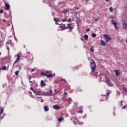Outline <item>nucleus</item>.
Listing matches in <instances>:
<instances>
[{
    "label": "nucleus",
    "instance_id": "f257e3e1",
    "mask_svg": "<svg viewBox=\"0 0 127 127\" xmlns=\"http://www.w3.org/2000/svg\"><path fill=\"white\" fill-rule=\"evenodd\" d=\"M40 75L41 76H45L47 78H53V77H55V73H51L49 71H47L46 73L44 71H42L41 72Z\"/></svg>",
    "mask_w": 127,
    "mask_h": 127
},
{
    "label": "nucleus",
    "instance_id": "f03ea898",
    "mask_svg": "<svg viewBox=\"0 0 127 127\" xmlns=\"http://www.w3.org/2000/svg\"><path fill=\"white\" fill-rule=\"evenodd\" d=\"M107 95H102L100 97V101L104 102V101H108L109 97L110 96V92H106Z\"/></svg>",
    "mask_w": 127,
    "mask_h": 127
},
{
    "label": "nucleus",
    "instance_id": "7ed1b4c3",
    "mask_svg": "<svg viewBox=\"0 0 127 127\" xmlns=\"http://www.w3.org/2000/svg\"><path fill=\"white\" fill-rule=\"evenodd\" d=\"M91 61H92V62H91L90 64L91 72H95L96 67V63L95 62V61L93 59H92Z\"/></svg>",
    "mask_w": 127,
    "mask_h": 127
},
{
    "label": "nucleus",
    "instance_id": "20e7f679",
    "mask_svg": "<svg viewBox=\"0 0 127 127\" xmlns=\"http://www.w3.org/2000/svg\"><path fill=\"white\" fill-rule=\"evenodd\" d=\"M103 37L105 38L106 43H109V42L112 39V37H111L109 35L103 34Z\"/></svg>",
    "mask_w": 127,
    "mask_h": 127
},
{
    "label": "nucleus",
    "instance_id": "39448f33",
    "mask_svg": "<svg viewBox=\"0 0 127 127\" xmlns=\"http://www.w3.org/2000/svg\"><path fill=\"white\" fill-rule=\"evenodd\" d=\"M27 58L28 60H33V56L30 53H28L27 55Z\"/></svg>",
    "mask_w": 127,
    "mask_h": 127
},
{
    "label": "nucleus",
    "instance_id": "423d86ee",
    "mask_svg": "<svg viewBox=\"0 0 127 127\" xmlns=\"http://www.w3.org/2000/svg\"><path fill=\"white\" fill-rule=\"evenodd\" d=\"M61 27L63 28V29H69V30H73L72 27H71L70 26H67V27H66V26H65V24H64V26Z\"/></svg>",
    "mask_w": 127,
    "mask_h": 127
},
{
    "label": "nucleus",
    "instance_id": "0eeeda50",
    "mask_svg": "<svg viewBox=\"0 0 127 127\" xmlns=\"http://www.w3.org/2000/svg\"><path fill=\"white\" fill-rule=\"evenodd\" d=\"M111 22L112 24L114 25L115 26V28H116V29H117V30H119V27L117 25V23L116 22V21H115V20H111Z\"/></svg>",
    "mask_w": 127,
    "mask_h": 127
},
{
    "label": "nucleus",
    "instance_id": "6e6552de",
    "mask_svg": "<svg viewBox=\"0 0 127 127\" xmlns=\"http://www.w3.org/2000/svg\"><path fill=\"white\" fill-rule=\"evenodd\" d=\"M54 21H57V22H61V21H63L64 22L65 21H67V18H65V19H56L54 18Z\"/></svg>",
    "mask_w": 127,
    "mask_h": 127
},
{
    "label": "nucleus",
    "instance_id": "1a4fd4ad",
    "mask_svg": "<svg viewBox=\"0 0 127 127\" xmlns=\"http://www.w3.org/2000/svg\"><path fill=\"white\" fill-rule=\"evenodd\" d=\"M20 59V55H19V53H18L17 54V58L14 63L13 66H14V65H15V63H16V62L19 61Z\"/></svg>",
    "mask_w": 127,
    "mask_h": 127
},
{
    "label": "nucleus",
    "instance_id": "9d476101",
    "mask_svg": "<svg viewBox=\"0 0 127 127\" xmlns=\"http://www.w3.org/2000/svg\"><path fill=\"white\" fill-rule=\"evenodd\" d=\"M36 95H44V96H46V93L45 92H42L41 91H37V93H36Z\"/></svg>",
    "mask_w": 127,
    "mask_h": 127
},
{
    "label": "nucleus",
    "instance_id": "9b49d317",
    "mask_svg": "<svg viewBox=\"0 0 127 127\" xmlns=\"http://www.w3.org/2000/svg\"><path fill=\"white\" fill-rule=\"evenodd\" d=\"M5 9L6 10H9V8H10V6L8 3H5Z\"/></svg>",
    "mask_w": 127,
    "mask_h": 127
},
{
    "label": "nucleus",
    "instance_id": "f8f14e48",
    "mask_svg": "<svg viewBox=\"0 0 127 127\" xmlns=\"http://www.w3.org/2000/svg\"><path fill=\"white\" fill-rule=\"evenodd\" d=\"M122 24H123V28H124V29H127V23H126V22L123 21L122 22Z\"/></svg>",
    "mask_w": 127,
    "mask_h": 127
},
{
    "label": "nucleus",
    "instance_id": "ddd939ff",
    "mask_svg": "<svg viewBox=\"0 0 127 127\" xmlns=\"http://www.w3.org/2000/svg\"><path fill=\"white\" fill-rule=\"evenodd\" d=\"M53 109H54L55 110H59L60 109V106L57 105H54Z\"/></svg>",
    "mask_w": 127,
    "mask_h": 127
},
{
    "label": "nucleus",
    "instance_id": "4468645a",
    "mask_svg": "<svg viewBox=\"0 0 127 127\" xmlns=\"http://www.w3.org/2000/svg\"><path fill=\"white\" fill-rule=\"evenodd\" d=\"M100 44H101V45H102L103 46H106V43L103 40H101L100 41Z\"/></svg>",
    "mask_w": 127,
    "mask_h": 127
},
{
    "label": "nucleus",
    "instance_id": "2eb2a0df",
    "mask_svg": "<svg viewBox=\"0 0 127 127\" xmlns=\"http://www.w3.org/2000/svg\"><path fill=\"white\" fill-rule=\"evenodd\" d=\"M65 101L68 102V103H69V104H71V103H72V99H71V98H68H68L65 99Z\"/></svg>",
    "mask_w": 127,
    "mask_h": 127
},
{
    "label": "nucleus",
    "instance_id": "dca6fc26",
    "mask_svg": "<svg viewBox=\"0 0 127 127\" xmlns=\"http://www.w3.org/2000/svg\"><path fill=\"white\" fill-rule=\"evenodd\" d=\"M44 110L45 112H48V111H49V108H48V106H45L44 108Z\"/></svg>",
    "mask_w": 127,
    "mask_h": 127
},
{
    "label": "nucleus",
    "instance_id": "f3484780",
    "mask_svg": "<svg viewBox=\"0 0 127 127\" xmlns=\"http://www.w3.org/2000/svg\"><path fill=\"white\" fill-rule=\"evenodd\" d=\"M2 113H3V108H2V107H1L0 108V119H1V115H2Z\"/></svg>",
    "mask_w": 127,
    "mask_h": 127
},
{
    "label": "nucleus",
    "instance_id": "a211bd4d",
    "mask_svg": "<svg viewBox=\"0 0 127 127\" xmlns=\"http://www.w3.org/2000/svg\"><path fill=\"white\" fill-rule=\"evenodd\" d=\"M106 78V83L107 84V85H109L110 84V79H109V78L105 77Z\"/></svg>",
    "mask_w": 127,
    "mask_h": 127
},
{
    "label": "nucleus",
    "instance_id": "6ab92c4d",
    "mask_svg": "<svg viewBox=\"0 0 127 127\" xmlns=\"http://www.w3.org/2000/svg\"><path fill=\"white\" fill-rule=\"evenodd\" d=\"M41 87L46 86V84H44V81L43 80L41 81Z\"/></svg>",
    "mask_w": 127,
    "mask_h": 127
},
{
    "label": "nucleus",
    "instance_id": "aec40b11",
    "mask_svg": "<svg viewBox=\"0 0 127 127\" xmlns=\"http://www.w3.org/2000/svg\"><path fill=\"white\" fill-rule=\"evenodd\" d=\"M38 101H39V102H41V103H43L44 102L43 99L41 97H38Z\"/></svg>",
    "mask_w": 127,
    "mask_h": 127
},
{
    "label": "nucleus",
    "instance_id": "412c9836",
    "mask_svg": "<svg viewBox=\"0 0 127 127\" xmlns=\"http://www.w3.org/2000/svg\"><path fill=\"white\" fill-rule=\"evenodd\" d=\"M68 11H69V10L68 9H66L65 10H63V13H64V14H65V13H67V12H68Z\"/></svg>",
    "mask_w": 127,
    "mask_h": 127
},
{
    "label": "nucleus",
    "instance_id": "4be33fe9",
    "mask_svg": "<svg viewBox=\"0 0 127 127\" xmlns=\"http://www.w3.org/2000/svg\"><path fill=\"white\" fill-rule=\"evenodd\" d=\"M64 120V118H63V116H61L60 118L58 119L59 122H61L62 121H63Z\"/></svg>",
    "mask_w": 127,
    "mask_h": 127
},
{
    "label": "nucleus",
    "instance_id": "5701e85b",
    "mask_svg": "<svg viewBox=\"0 0 127 127\" xmlns=\"http://www.w3.org/2000/svg\"><path fill=\"white\" fill-rule=\"evenodd\" d=\"M84 39H85V40H88V38H89V36H88V35H84Z\"/></svg>",
    "mask_w": 127,
    "mask_h": 127
},
{
    "label": "nucleus",
    "instance_id": "b1692460",
    "mask_svg": "<svg viewBox=\"0 0 127 127\" xmlns=\"http://www.w3.org/2000/svg\"><path fill=\"white\" fill-rule=\"evenodd\" d=\"M115 74H116V75H117V76H120V73H119L118 72V70H117V69L115 70Z\"/></svg>",
    "mask_w": 127,
    "mask_h": 127
},
{
    "label": "nucleus",
    "instance_id": "393cba45",
    "mask_svg": "<svg viewBox=\"0 0 127 127\" xmlns=\"http://www.w3.org/2000/svg\"><path fill=\"white\" fill-rule=\"evenodd\" d=\"M19 73V71L16 70L15 72V74L16 76H18V74Z\"/></svg>",
    "mask_w": 127,
    "mask_h": 127
},
{
    "label": "nucleus",
    "instance_id": "a878e982",
    "mask_svg": "<svg viewBox=\"0 0 127 127\" xmlns=\"http://www.w3.org/2000/svg\"><path fill=\"white\" fill-rule=\"evenodd\" d=\"M73 70H78L79 69V66H76L73 68Z\"/></svg>",
    "mask_w": 127,
    "mask_h": 127
},
{
    "label": "nucleus",
    "instance_id": "bb28decb",
    "mask_svg": "<svg viewBox=\"0 0 127 127\" xmlns=\"http://www.w3.org/2000/svg\"><path fill=\"white\" fill-rule=\"evenodd\" d=\"M123 103H124V101H121V102H120V107H123Z\"/></svg>",
    "mask_w": 127,
    "mask_h": 127
},
{
    "label": "nucleus",
    "instance_id": "cd10ccee",
    "mask_svg": "<svg viewBox=\"0 0 127 127\" xmlns=\"http://www.w3.org/2000/svg\"><path fill=\"white\" fill-rule=\"evenodd\" d=\"M109 10L111 11V12H113V11H114V9H113V7H112L109 8Z\"/></svg>",
    "mask_w": 127,
    "mask_h": 127
},
{
    "label": "nucleus",
    "instance_id": "c85d7f7f",
    "mask_svg": "<svg viewBox=\"0 0 127 127\" xmlns=\"http://www.w3.org/2000/svg\"><path fill=\"white\" fill-rule=\"evenodd\" d=\"M78 113H79V114H82V113H83V110L81 109L80 111H78Z\"/></svg>",
    "mask_w": 127,
    "mask_h": 127
},
{
    "label": "nucleus",
    "instance_id": "c756f323",
    "mask_svg": "<svg viewBox=\"0 0 127 127\" xmlns=\"http://www.w3.org/2000/svg\"><path fill=\"white\" fill-rule=\"evenodd\" d=\"M61 81H64V83H67V81H66V79H62Z\"/></svg>",
    "mask_w": 127,
    "mask_h": 127
},
{
    "label": "nucleus",
    "instance_id": "7c9ffc66",
    "mask_svg": "<svg viewBox=\"0 0 127 127\" xmlns=\"http://www.w3.org/2000/svg\"><path fill=\"white\" fill-rule=\"evenodd\" d=\"M61 81H64V83H67V81H66V79H62Z\"/></svg>",
    "mask_w": 127,
    "mask_h": 127
},
{
    "label": "nucleus",
    "instance_id": "2f4dec72",
    "mask_svg": "<svg viewBox=\"0 0 127 127\" xmlns=\"http://www.w3.org/2000/svg\"><path fill=\"white\" fill-rule=\"evenodd\" d=\"M90 30H91L90 28H87L85 30V31H86V32H88V31H90Z\"/></svg>",
    "mask_w": 127,
    "mask_h": 127
},
{
    "label": "nucleus",
    "instance_id": "473e14b6",
    "mask_svg": "<svg viewBox=\"0 0 127 127\" xmlns=\"http://www.w3.org/2000/svg\"><path fill=\"white\" fill-rule=\"evenodd\" d=\"M92 36V37H96V33H93Z\"/></svg>",
    "mask_w": 127,
    "mask_h": 127
},
{
    "label": "nucleus",
    "instance_id": "72a5a7b5",
    "mask_svg": "<svg viewBox=\"0 0 127 127\" xmlns=\"http://www.w3.org/2000/svg\"><path fill=\"white\" fill-rule=\"evenodd\" d=\"M6 47H7V50H8V52H9V47H8L7 45H6Z\"/></svg>",
    "mask_w": 127,
    "mask_h": 127
},
{
    "label": "nucleus",
    "instance_id": "f704fd0d",
    "mask_svg": "<svg viewBox=\"0 0 127 127\" xmlns=\"http://www.w3.org/2000/svg\"><path fill=\"white\" fill-rule=\"evenodd\" d=\"M56 22V24H58V25H60L61 24L59 23V22L55 21Z\"/></svg>",
    "mask_w": 127,
    "mask_h": 127
},
{
    "label": "nucleus",
    "instance_id": "c9c22d12",
    "mask_svg": "<svg viewBox=\"0 0 127 127\" xmlns=\"http://www.w3.org/2000/svg\"><path fill=\"white\" fill-rule=\"evenodd\" d=\"M2 70H6V66H4L2 67Z\"/></svg>",
    "mask_w": 127,
    "mask_h": 127
},
{
    "label": "nucleus",
    "instance_id": "e433bc0d",
    "mask_svg": "<svg viewBox=\"0 0 127 127\" xmlns=\"http://www.w3.org/2000/svg\"><path fill=\"white\" fill-rule=\"evenodd\" d=\"M124 89L125 90V92H126V93H127V88H126V87H125V86H124Z\"/></svg>",
    "mask_w": 127,
    "mask_h": 127
},
{
    "label": "nucleus",
    "instance_id": "4c0bfd02",
    "mask_svg": "<svg viewBox=\"0 0 127 127\" xmlns=\"http://www.w3.org/2000/svg\"><path fill=\"white\" fill-rule=\"evenodd\" d=\"M126 108H127V106H124L122 107V110H124V109H126Z\"/></svg>",
    "mask_w": 127,
    "mask_h": 127
},
{
    "label": "nucleus",
    "instance_id": "58836bf2",
    "mask_svg": "<svg viewBox=\"0 0 127 127\" xmlns=\"http://www.w3.org/2000/svg\"><path fill=\"white\" fill-rule=\"evenodd\" d=\"M90 51H91V52H94V49H93V48H90Z\"/></svg>",
    "mask_w": 127,
    "mask_h": 127
},
{
    "label": "nucleus",
    "instance_id": "ea45409f",
    "mask_svg": "<svg viewBox=\"0 0 127 127\" xmlns=\"http://www.w3.org/2000/svg\"><path fill=\"white\" fill-rule=\"evenodd\" d=\"M30 90H31V91H32L33 92H34V90H33V88H32V87L30 88Z\"/></svg>",
    "mask_w": 127,
    "mask_h": 127
},
{
    "label": "nucleus",
    "instance_id": "a19ab883",
    "mask_svg": "<svg viewBox=\"0 0 127 127\" xmlns=\"http://www.w3.org/2000/svg\"><path fill=\"white\" fill-rule=\"evenodd\" d=\"M0 13H3V10H0Z\"/></svg>",
    "mask_w": 127,
    "mask_h": 127
},
{
    "label": "nucleus",
    "instance_id": "79ce46f5",
    "mask_svg": "<svg viewBox=\"0 0 127 127\" xmlns=\"http://www.w3.org/2000/svg\"><path fill=\"white\" fill-rule=\"evenodd\" d=\"M72 25V23L67 24V26H71Z\"/></svg>",
    "mask_w": 127,
    "mask_h": 127
},
{
    "label": "nucleus",
    "instance_id": "37998d69",
    "mask_svg": "<svg viewBox=\"0 0 127 127\" xmlns=\"http://www.w3.org/2000/svg\"><path fill=\"white\" fill-rule=\"evenodd\" d=\"M70 21H71V18L68 19L67 22H70Z\"/></svg>",
    "mask_w": 127,
    "mask_h": 127
},
{
    "label": "nucleus",
    "instance_id": "c03bdc74",
    "mask_svg": "<svg viewBox=\"0 0 127 127\" xmlns=\"http://www.w3.org/2000/svg\"><path fill=\"white\" fill-rule=\"evenodd\" d=\"M34 71H35V69H32L31 72H34Z\"/></svg>",
    "mask_w": 127,
    "mask_h": 127
},
{
    "label": "nucleus",
    "instance_id": "a18cd8bd",
    "mask_svg": "<svg viewBox=\"0 0 127 127\" xmlns=\"http://www.w3.org/2000/svg\"><path fill=\"white\" fill-rule=\"evenodd\" d=\"M28 79L29 80L31 79V76H29V77H28Z\"/></svg>",
    "mask_w": 127,
    "mask_h": 127
},
{
    "label": "nucleus",
    "instance_id": "49530a36",
    "mask_svg": "<svg viewBox=\"0 0 127 127\" xmlns=\"http://www.w3.org/2000/svg\"><path fill=\"white\" fill-rule=\"evenodd\" d=\"M19 70H21V67L20 66H19Z\"/></svg>",
    "mask_w": 127,
    "mask_h": 127
},
{
    "label": "nucleus",
    "instance_id": "de8ad7c7",
    "mask_svg": "<svg viewBox=\"0 0 127 127\" xmlns=\"http://www.w3.org/2000/svg\"><path fill=\"white\" fill-rule=\"evenodd\" d=\"M98 20H99V19H95V21H98Z\"/></svg>",
    "mask_w": 127,
    "mask_h": 127
},
{
    "label": "nucleus",
    "instance_id": "09e8293b",
    "mask_svg": "<svg viewBox=\"0 0 127 127\" xmlns=\"http://www.w3.org/2000/svg\"><path fill=\"white\" fill-rule=\"evenodd\" d=\"M33 92H34V93H35V94H36V93H37V91H34H34H33Z\"/></svg>",
    "mask_w": 127,
    "mask_h": 127
},
{
    "label": "nucleus",
    "instance_id": "8fccbe9b",
    "mask_svg": "<svg viewBox=\"0 0 127 127\" xmlns=\"http://www.w3.org/2000/svg\"><path fill=\"white\" fill-rule=\"evenodd\" d=\"M64 96H66V95H67V93H66V92H64Z\"/></svg>",
    "mask_w": 127,
    "mask_h": 127
},
{
    "label": "nucleus",
    "instance_id": "3c124183",
    "mask_svg": "<svg viewBox=\"0 0 127 127\" xmlns=\"http://www.w3.org/2000/svg\"><path fill=\"white\" fill-rule=\"evenodd\" d=\"M110 18H113V19H114V18H115V17H114V16H111V17H110Z\"/></svg>",
    "mask_w": 127,
    "mask_h": 127
},
{
    "label": "nucleus",
    "instance_id": "603ef678",
    "mask_svg": "<svg viewBox=\"0 0 127 127\" xmlns=\"http://www.w3.org/2000/svg\"><path fill=\"white\" fill-rule=\"evenodd\" d=\"M106 2H108V1H110V0H106Z\"/></svg>",
    "mask_w": 127,
    "mask_h": 127
},
{
    "label": "nucleus",
    "instance_id": "864d4df0",
    "mask_svg": "<svg viewBox=\"0 0 127 127\" xmlns=\"http://www.w3.org/2000/svg\"><path fill=\"white\" fill-rule=\"evenodd\" d=\"M73 123L75 125H76V122H73Z\"/></svg>",
    "mask_w": 127,
    "mask_h": 127
},
{
    "label": "nucleus",
    "instance_id": "5fc2aeb1",
    "mask_svg": "<svg viewBox=\"0 0 127 127\" xmlns=\"http://www.w3.org/2000/svg\"><path fill=\"white\" fill-rule=\"evenodd\" d=\"M29 94H32V93H31V92H30V91H29Z\"/></svg>",
    "mask_w": 127,
    "mask_h": 127
},
{
    "label": "nucleus",
    "instance_id": "6e6d98bb",
    "mask_svg": "<svg viewBox=\"0 0 127 127\" xmlns=\"http://www.w3.org/2000/svg\"><path fill=\"white\" fill-rule=\"evenodd\" d=\"M76 9H79V8H78V7H77L76 8Z\"/></svg>",
    "mask_w": 127,
    "mask_h": 127
},
{
    "label": "nucleus",
    "instance_id": "4d7b16f0",
    "mask_svg": "<svg viewBox=\"0 0 127 127\" xmlns=\"http://www.w3.org/2000/svg\"><path fill=\"white\" fill-rule=\"evenodd\" d=\"M14 39L15 40H17V39H16V38L14 37Z\"/></svg>",
    "mask_w": 127,
    "mask_h": 127
},
{
    "label": "nucleus",
    "instance_id": "13d9d810",
    "mask_svg": "<svg viewBox=\"0 0 127 127\" xmlns=\"http://www.w3.org/2000/svg\"><path fill=\"white\" fill-rule=\"evenodd\" d=\"M29 83H32V81H29Z\"/></svg>",
    "mask_w": 127,
    "mask_h": 127
},
{
    "label": "nucleus",
    "instance_id": "bf43d9fd",
    "mask_svg": "<svg viewBox=\"0 0 127 127\" xmlns=\"http://www.w3.org/2000/svg\"><path fill=\"white\" fill-rule=\"evenodd\" d=\"M126 43H127V39H126Z\"/></svg>",
    "mask_w": 127,
    "mask_h": 127
},
{
    "label": "nucleus",
    "instance_id": "052dcab7",
    "mask_svg": "<svg viewBox=\"0 0 127 127\" xmlns=\"http://www.w3.org/2000/svg\"><path fill=\"white\" fill-rule=\"evenodd\" d=\"M0 55H1V53H0Z\"/></svg>",
    "mask_w": 127,
    "mask_h": 127
},
{
    "label": "nucleus",
    "instance_id": "680f3d73",
    "mask_svg": "<svg viewBox=\"0 0 127 127\" xmlns=\"http://www.w3.org/2000/svg\"><path fill=\"white\" fill-rule=\"evenodd\" d=\"M56 91V89H55V90H54V91L55 92Z\"/></svg>",
    "mask_w": 127,
    "mask_h": 127
},
{
    "label": "nucleus",
    "instance_id": "e2e57ef3",
    "mask_svg": "<svg viewBox=\"0 0 127 127\" xmlns=\"http://www.w3.org/2000/svg\"><path fill=\"white\" fill-rule=\"evenodd\" d=\"M52 92V91L50 90V92L51 93Z\"/></svg>",
    "mask_w": 127,
    "mask_h": 127
},
{
    "label": "nucleus",
    "instance_id": "0e129e2a",
    "mask_svg": "<svg viewBox=\"0 0 127 127\" xmlns=\"http://www.w3.org/2000/svg\"><path fill=\"white\" fill-rule=\"evenodd\" d=\"M3 21H5V20H3Z\"/></svg>",
    "mask_w": 127,
    "mask_h": 127
}]
</instances>
